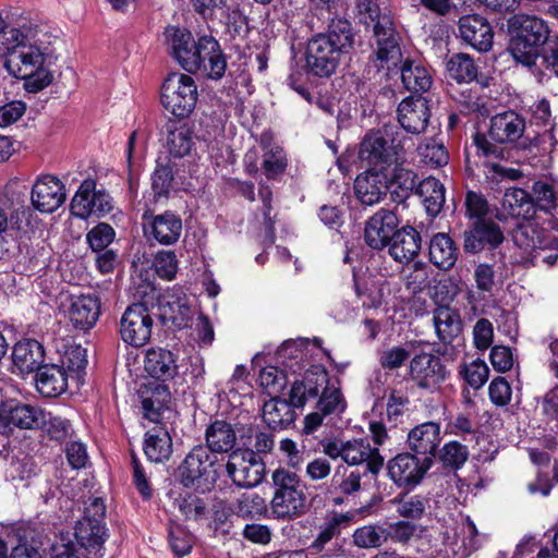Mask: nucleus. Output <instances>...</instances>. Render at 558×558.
Wrapping results in <instances>:
<instances>
[{"label":"nucleus","mask_w":558,"mask_h":558,"mask_svg":"<svg viewBox=\"0 0 558 558\" xmlns=\"http://www.w3.org/2000/svg\"><path fill=\"white\" fill-rule=\"evenodd\" d=\"M354 46L350 21L332 19L326 32L313 35L306 43L304 58L306 72L318 78L331 77Z\"/></svg>","instance_id":"1"},{"label":"nucleus","mask_w":558,"mask_h":558,"mask_svg":"<svg viewBox=\"0 0 558 558\" xmlns=\"http://www.w3.org/2000/svg\"><path fill=\"white\" fill-rule=\"evenodd\" d=\"M524 131L525 120L522 116L512 110L498 113L490 119L487 134H474L475 154L490 159L502 160L507 155L506 149L501 146L502 144L519 142L518 147L523 150L537 147L541 143L545 144L547 141H549L550 147H555L557 144L551 129L534 138L524 136Z\"/></svg>","instance_id":"2"},{"label":"nucleus","mask_w":558,"mask_h":558,"mask_svg":"<svg viewBox=\"0 0 558 558\" xmlns=\"http://www.w3.org/2000/svg\"><path fill=\"white\" fill-rule=\"evenodd\" d=\"M9 43L4 68L14 77L24 81L28 93H38L53 81L52 73L44 68L45 53L39 47L27 41V37L17 28L4 34Z\"/></svg>","instance_id":"3"},{"label":"nucleus","mask_w":558,"mask_h":558,"mask_svg":"<svg viewBox=\"0 0 558 558\" xmlns=\"http://www.w3.org/2000/svg\"><path fill=\"white\" fill-rule=\"evenodd\" d=\"M510 40L508 51L515 62L532 68L550 36L546 21L535 15L514 14L507 21Z\"/></svg>","instance_id":"4"},{"label":"nucleus","mask_w":558,"mask_h":558,"mask_svg":"<svg viewBox=\"0 0 558 558\" xmlns=\"http://www.w3.org/2000/svg\"><path fill=\"white\" fill-rule=\"evenodd\" d=\"M274 495L270 511L275 519L290 521L307 512V497L301 477L286 468L271 473Z\"/></svg>","instance_id":"5"},{"label":"nucleus","mask_w":558,"mask_h":558,"mask_svg":"<svg viewBox=\"0 0 558 558\" xmlns=\"http://www.w3.org/2000/svg\"><path fill=\"white\" fill-rule=\"evenodd\" d=\"M206 446H195L179 466L184 487L210 490L219 478L222 464Z\"/></svg>","instance_id":"6"},{"label":"nucleus","mask_w":558,"mask_h":558,"mask_svg":"<svg viewBox=\"0 0 558 558\" xmlns=\"http://www.w3.org/2000/svg\"><path fill=\"white\" fill-rule=\"evenodd\" d=\"M407 140L401 132L386 126L383 132L367 134L361 143L360 158L371 168L384 171L387 166L398 160L405 149Z\"/></svg>","instance_id":"7"},{"label":"nucleus","mask_w":558,"mask_h":558,"mask_svg":"<svg viewBox=\"0 0 558 558\" xmlns=\"http://www.w3.org/2000/svg\"><path fill=\"white\" fill-rule=\"evenodd\" d=\"M197 96V86L192 76L171 73L162 83L160 101L166 111L178 119H184L195 109Z\"/></svg>","instance_id":"8"},{"label":"nucleus","mask_w":558,"mask_h":558,"mask_svg":"<svg viewBox=\"0 0 558 558\" xmlns=\"http://www.w3.org/2000/svg\"><path fill=\"white\" fill-rule=\"evenodd\" d=\"M154 314V298L129 305L120 319L119 331L122 340L135 348L145 345L151 337Z\"/></svg>","instance_id":"9"},{"label":"nucleus","mask_w":558,"mask_h":558,"mask_svg":"<svg viewBox=\"0 0 558 558\" xmlns=\"http://www.w3.org/2000/svg\"><path fill=\"white\" fill-rule=\"evenodd\" d=\"M375 46L368 58V73L371 69L389 70L390 64L396 65L401 57L400 36L396 31L392 17H381V23L373 27Z\"/></svg>","instance_id":"10"},{"label":"nucleus","mask_w":558,"mask_h":558,"mask_svg":"<svg viewBox=\"0 0 558 558\" xmlns=\"http://www.w3.org/2000/svg\"><path fill=\"white\" fill-rule=\"evenodd\" d=\"M226 472L240 488H253L265 478L266 464L253 450H235L229 454Z\"/></svg>","instance_id":"11"},{"label":"nucleus","mask_w":558,"mask_h":558,"mask_svg":"<svg viewBox=\"0 0 558 558\" xmlns=\"http://www.w3.org/2000/svg\"><path fill=\"white\" fill-rule=\"evenodd\" d=\"M430 458L422 459L413 452H403L387 463L389 478L401 488H413L424 478L432 468Z\"/></svg>","instance_id":"12"},{"label":"nucleus","mask_w":558,"mask_h":558,"mask_svg":"<svg viewBox=\"0 0 558 558\" xmlns=\"http://www.w3.org/2000/svg\"><path fill=\"white\" fill-rule=\"evenodd\" d=\"M408 374L420 389L434 392L446 380L448 372L437 355L421 352L410 360Z\"/></svg>","instance_id":"13"},{"label":"nucleus","mask_w":558,"mask_h":558,"mask_svg":"<svg viewBox=\"0 0 558 558\" xmlns=\"http://www.w3.org/2000/svg\"><path fill=\"white\" fill-rule=\"evenodd\" d=\"M155 312L163 325L183 329L189 326L191 319V308L187 304L186 295L181 289L168 290L156 298L154 302Z\"/></svg>","instance_id":"14"},{"label":"nucleus","mask_w":558,"mask_h":558,"mask_svg":"<svg viewBox=\"0 0 558 558\" xmlns=\"http://www.w3.org/2000/svg\"><path fill=\"white\" fill-rule=\"evenodd\" d=\"M400 221L393 210L380 208L365 223L364 241L373 250L387 247L398 231Z\"/></svg>","instance_id":"15"},{"label":"nucleus","mask_w":558,"mask_h":558,"mask_svg":"<svg viewBox=\"0 0 558 558\" xmlns=\"http://www.w3.org/2000/svg\"><path fill=\"white\" fill-rule=\"evenodd\" d=\"M166 36L170 43L172 57L190 73H197L201 60L197 58L198 39L195 40L192 33L185 28L168 27Z\"/></svg>","instance_id":"16"},{"label":"nucleus","mask_w":558,"mask_h":558,"mask_svg":"<svg viewBox=\"0 0 558 558\" xmlns=\"http://www.w3.org/2000/svg\"><path fill=\"white\" fill-rule=\"evenodd\" d=\"M66 198L63 183L53 175L40 177L32 189V204L40 213L56 211Z\"/></svg>","instance_id":"17"},{"label":"nucleus","mask_w":558,"mask_h":558,"mask_svg":"<svg viewBox=\"0 0 558 558\" xmlns=\"http://www.w3.org/2000/svg\"><path fill=\"white\" fill-rule=\"evenodd\" d=\"M440 441V424L433 421L416 425L408 433L407 438L410 451L422 459L430 458L432 465Z\"/></svg>","instance_id":"18"},{"label":"nucleus","mask_w":558,"mask_h":558,"mask_svg":"<svg viewBox=\"0 0 558 558\" xmlns=\"http://www.w3.org/2000/svg\"><path fill=\"white\" fill-rule=\"evenodd\" d=\"M463 247L468 253H477L488 248L498 247L505 240L504 232L498 223L492 219L476 220L470 230L463 233Z\"/></svg>","instance_id":"19"},{"label":"nucleus","mask_w":558,"mask_h":558,"mask_svg":"<svg viewBox=\"0 0 558 558\" xmlns=\"http://www.w3.org/2000/svg\"><path fill=\"white\" fill-rule=\"evenodd\" d=\"M197 51L201 60L197 73L215 81L222 78L227 70V58L219 41L211 35H203L198 37Z\"/></svg>","instance_id":"20"},{"label":"nucleus","mask_w":558,"mask_h":558,"mask_svg":"<svg viewBox=\"0 0 558 558\" xmlns=\"http://www.w3.org/2000/svg\"><path fill=\"white\" fill-rule=\"evenodd\" d=\"M430 118L428 101L422 96H411L398 106V121L402 129L411 134L425 132Z\"/></svg>","instance_id":"21"},{"label":"nucleus","mask_w":558,"mask_h":558,"mask_svg":"<svg viewBox=\"0 0 558 558\" xmlns=\"http://www.w3.org/2000/svg\"><path fill=\"white\" fill-rule=\"evenodd\" d=\"M459 33L461 39L477 51L486 52L493 46V27L485 17L478 14L460 17Z\"/></svg>","instance_id":"22"},{"label":"nucleus","mask_w":558,"mask_h":558,"mask_svg":"<svg viewBox=\"0 0 558 558\" xmlns=\"http://www.w3.org/2000/svg\"><path fill=\"white\" fill-rule=\"evenodd\" d=\"M388 189V174L376 169L366 170L354 183L357 199L368 206L379 203L387 195Z\"/></svg>","instance_id":"23"},{"label":"nucleus","mask_w":558,"mask_h":558,"mask_svg":"<svg viewBox=\"0 0 558 558\" xmlns=\"http://www.w3.org/2000/svg\"><path fill=\"white\" fill-rule=\"evenodd\" d=\"M76 546L85 551L88 558H102L107 530L104 523L80 520L75 525Z\"/></svg>","instance_id":"24"},{"label":"nucleus","mask_w":558,"mask_h":558,"mask_svg":"<svg viewBox=\"0 0 558 558\" xmlns=\"http://www.w3.org/2000/svg\"><path fill=\"white\" fill-rule=\"evenodd\" d=\"M343 461L350 465H359L365 463V472L377 475L384 466V457L378 448H372L367 441L363 439H354L344 442Z\"/></svg>","instance_id":"25"},{"label":"nucleus","mask_w":558,"mask_h":558,"mask_svg":"<svg viewBox=\"0 0 558 558\" xmlns=\"http://www.w3.org/2000/svg\"><path fill=\"white\" fill-rule=\"evenodd\" d=\"M144 371L160 381L173 379L178 374L177 355L166 348H150L145 353Z\"/></svg>","instance_id":"26"},{"label":"nucleus","mask_w":558,"mask_h":558,"mask_svg":"<svg viewBox=\"0 0 558 558\" xmlns=\"http://www.w3.org/2000/svg\"><path fill=\"white\" fill-rule=\"evenodd\" d=\"M422 238L420 232L411 227L404 226L398 229L388 244L389 255L400 264H409L420 253Z\"/></svg>","instance_id":"27"},{"label":"nucleus","mask_w":558,"mask_h":558,"mask_svg":"<svg viewBox=\"0 0 558 558\" xmlns=\"http://www.w3.org/2000/svg\"><path fill=\"white\" fill-rule=\"evenodd\" d=\"M534 216L535 204L530 193L520 187L509 189L505 192L501 202V213L497 215L499 220L511 217L529 221Z\"/></svg>","instance_id":"28"},{"label":"nucleus","mask_w":558,"mask_h":558,"mask_svg":"<svg viewBox=\"0 0 558 558\" xmlns=\"http://www.w3.org/2000/svg\"><path fill=\"white\" fill-rule=\"evenodd\" d=\"M329 383L325 369L307 371L301 380L293 383L290 390V400L294 407L302 408L310 399H315Z\"/></svg>","instance_id":"29"},{"label":"nucleus","mask_w":558,"mask_h":558,"mask_svg":"<svg viewBox=\"0 0 558 558\" xmlns=\"http://www.w3.org/2000/svg\"><path fill=\"white\" fill-rule=\"evenodd\" d=\"M45 361V349L35 339H24L16 342L12 349V362L19 373L37 372Z\"/></svg>","instance_id":"30"},{"label":"nucleus","mask_w":558,"mask_h":558,"mask_svg":"<svg viewBox=\"0 0 558 558\" xmlns=\"http://www.w3.org/2000/svg\"><path fill=\"white\" fill-rule=\"evenodd\" d=\"M100 314V301L95 294H82L73 299L69 317L75 328L85 330L93 327Z\"/></svg>","instance_id":"31"},{"label":"nucleus","mask_w":558,"mask_h":558,"mask_svg":"<svg viewBox=\"0 0 558 558\" xmlns=\"http://www.w3.org/2000/svg\"><path fill=\"white\" fill-rule=\"evenodd\" d=\"M143 414L151 422H157L161 411L171 400L169 387L163 384H149L140 389Z\"/></svg>","instance_id":"32"},{"label":"nucleus","mask_w":558,"mask_h":558,"mask_svg":"<svg viewBox=\"0 0 558 558\" xmlns=\"http://www.w3.org/2000/svg\"><path fill=\"white\" fill-rule=\"evenodd\" d=\"M68 377L64 367L57 364H43L36 373V388L44 397H58L66 390Z\"/></svg>","instance_id":"33"},{"label":"nucleus","mask_w":558,"mask_h":558,"mask_svg":"<svg viewBox=\"0 0 558 558\" xmlns=\"http://www.w3.org/2000/svg\"><path fill=\"white\" fill-rule=\"evenodd\" d=\"M148 226L149 234L162 245L174 244L182 232V220L172 211L151 216Z\"/></svg>","instance_id":"34"},{"label":"nucleus","mask_w":558,"mask_h":558,"mask_svg":"<svg viewBox=\"0 0 558 558\" xmlns=\"http://www.w3.org/2000/svg\"><path fill=\"white\" fill-rule=\"evenodd\" d=\"M206 447L214 453L232 452L236 444L233 425L225 420H216L205 432Z\"/></svg>","instance_id":"35"},{"label":"nucleus","mask_w":558,"mask_h":558,"mask_svg":"<svg viewBox=\"0 0 558 558\" xmlns=\"http://www.w3.org/2000/svg\"><path fill=\"white\" fill-rule=\"evenodd\" d=\"M418 183L414 171L395 167L388 175V192L391 201L398 205L404 204L413 194H416Z\"/></svg>","instance_id":"36"},{"label":"nucleus","mask_w":558,"mask_h":558,"mask_svg":"<svg viewBox=\"0 0 558 558\" xmlns=\"http://www.w3.org/2000/svg\"><path fill=\"white\" fill-rule=\"evenodd\" d=\"M294 408L290 399L272 398L263 405V421L272 430L286 429L295 421Z\"/></svg>","instance_id":"37"},{"label":"nucleus","mask_w":558,"mask_h":558,"mask_svg":"<svg viewBox=\"0 0 558 558\" xmlns=\"http://www.w3.org/2000/svg\"><path fill=\"white\" fill-rule=\"evenodd\" d=\"M436 335L444 344H450L462 331L459 313L446 305L437 306L433 312Z\"/></svg>","instance_id":"38"},{"label":"nucleus","mask_w":558,"mask_h":558,"mask_svg":"<svg viewBox=\"0 0 558 558\" xmlns=\"http://www.w3.org/2000/svg\"><path fill=\"white\" fill-rule=\"evenodd\" d=\"M429 260L441 270L451 269L459 255V248L447 233H436L429 242Z\"/></svg>","instance_id":"39"},{"label":"nucleus","mask_w":558,"mask_h":558,"mask_svg":"<svg viewBox=\"0 0 558 558\" xmlns=\"http://www.w3.org/2000/svg\"><path fill=\"white\" fill-rule=\"evenodd\" d=\"M144 452L151 462L160 463L172 454V439L163 427L156 426L145 434Z\"/></svg>","instance_id":"40"},{"label":"nucleus","mask_w":558,"mask_h":558,"mask_svg":"<svg viewBox=\"0 0 558 558\" xmlns=\"http://www.w3.org/2000/svg\"><path fill=\"white\" fill-rule=\"evenodd\" d=\"M416 195L422 198L427 214L437 216L445 204V187L439 180L428 177L420 181Z\"/></svg>","instance_id":"41"},{"label":"nucleus","mask_w":558,"mask_h":558,"mask_svg":"<svg viewBox=\"0 0 558 558\" xmlns=\"http://www.w3.org/2000/svg\"><path fill=\"white\" fill-rule=\"evenodd\" d=\"M351 517L348 513L332 512L327 515L319 526V533L311 544V548L317 553L322 551L326 544L341 534L342 527L348 525Z\"/></svg>","instance_id":"42"},{"label":"nucleus","mask_w":558,"mask_h":558,"mask_svg":"<svg viewBox=\"0 0 558 558\" xmlns=\"http://www.w3.org/2000/svg\"><path fill=\"white\" fill-rule=\"evenodd\" d=\"M9 418L20 429L40 428L46 423V413L31 404H16L9 408Z\"/></svg>","instance_id":"43"},{"label":"nucleus","mask_w":558,"mask_h":558,"mask_svg":"<svg viewBox=\"0 0 558 558\" xmlns=\"http://www.w3.org/2000/svg\"><path fill=\"white\" fill-rule=\"evenodd\" d=\"M403 86L413 93L426 92L432 85V76L422 64L407 60L401 66Z\"/></svg>","instance_id":"44"},{"label":"nucleus","mask_w":558,"mask_h":558,"mask_svg":"<svg viewBox=\"0 0 558 558\" xmlns=\"http://www.w3.org/2000/svg\"><path fill=\"white\" fill-rule=\"evenodd\" d=\"M392 502L400 517L409 520H418L424 515L429 506V498L418 494L403 493L398 495Z\"/></svg>","instance_id":"45"},{"label":"nucleus","mask_w":558,"mask_h":558,"mask_svg":"<svg viewBox=\"0 0 558 558\" xmlns=\"http://www.w3.org/2000/svg\"><path fill=\"white\" fill-rule=\"evenodd\" d=\"M512 239L518 247L529 254L545 245L543 230L534 223H519L512 232Z\"/></svg>","instance_id":"46"},{"label":"nucleus","mask_w":558,"mask_h":558,"mask_svg":"<svg viewBox=\"0 0 558 558\" xmlns=\"http://www.w3.org/2000/svg\"><path fill=\"white\" fill-rule=\"evenodd\" d=\"M449 76L458 83H469L476 78L477 66L466 53H456L447 62Z\"/></svg>","instance_id":"47"},{"label":"nucleus","mask_w":558,"mask_h":558,"mask_svg":"<svg viewBox=\"0 0 558 558\" xmlns=\"http://www.w3.org/2000/svg\"><path fill=\"white\" fill-rule=\"evenodd\" d=\"M96 182L93 179L84 180L71 201V214L81 219L93 216V192Z\"/></svg>","instance_id":"48"},{"label":"nucleus","mask_w":558,"mask_h":558,"mask_svg":"<svg viewBox=\"0 0 558 558\" xmlns=\"http://www.w3.org/2000/svg\"><path fill=\"white\" fill-rule=\"evenodd\" d=\"M232 510L243 519H254L267 512V502L257 493H244L235 500Z\"/></svg>","instance_id":"49"},{"label":"nucleus","mask_w":558,"mask_h":558,"mask_svg":"<svg viewBox=\"0 0 558 558\" xmlns=\"http://www.w3.org/2000/svg\"><path fill=\"white\" fill-rule=\"evenodd\" d=\"M347 402L340 387L328 385L322 390L320 396L316 403V409L320 410L323 414L340 415L344 412Z\"/></svg>","instance_id":"50"},{"label":"nucleus","mask_w":558,"mask_h":558,"mask_svg":"<svg viewBox=\"0 0 558 558\" xmlns=\"http://www.w3.org/2000/svg\"><path fill=\"white\" fill-rule=\"evenodd\" d=\"M402 280L405 290L416 295L429 284V267L423 262H415L402 272Z\"/></svg>","instance_id":"51"},{"label":"nucleus","mask_w":558,"mask_h":558,"mask_svg":"<svg viewBox=\"0 0 558 558\" xmlns=\"http://www.w3.org/2000/svg\"><path fill=\"white\" fill-rule=\"evenodd\" d=\"M352 538L359 548H378L388 542V534L386 527L369 524L356 529Z\"/></svg>","instance_id":"52"},{"label":"nucleus","mask_w":558,"mask_h":558,"mask_svg":"<svg viewBox=\"0 0 558 558\" xmlns=\"http://www.w3.org/2000/svg\"><path fill=\"white\" fill-rule=\"evenodd\" d=\"M469 449L457 440L446 442L438 451V459L444 466L451 470L461 469L469 459Z\"/></svg>","instance_id":"53"},{"label":"nucleus","mask_w":558,"mask_h":558,"mask_svg":"<svg viewBox=\"0 0 558 558\" xmlns=\"http://www.w3.org/2000/svg\"><path fill=\"white\" fill-rule=\"evenodd\" d=\"M355 11L359 22L373 26L381 23V17H392L387 8H380L379 0H355Z\"/></svg>","instance_id":"54"},{"label":"nucleus","mask_w":558,"mask_h":558,"mask_svg":"<svg viewBox=\"0 0 558 558\" xmlns=\"http://www.w3.org/2000/svg\"><path fill=\"white\" fill-rule=\"evenodd\" d=\"M460 375L473 389L477 390L482 388L488 379L489 368L487 364L476 359L469 364L461 366Z\"/></svg>","instance_id":"55"},{"label":"nucleus","mask_w":558,"mask_h":558,"mask_svg":"<svg viewBox=\"0 0 558 558\" xmlns=\"http://www.w3.org/2000/svg\"><path fill=\"white\" fill-rule=\"evenodd\" d=\"M535 204V211L542 210L545 213H551V210L556 209V193L554 186L549 183L537 181L533 184L532 187Z\"/></svg>","instance_id":"56"},{"label":"nucleus","mask_w":558,"mask_h":558,"mask_svg":"<svg viewBox=\"0 0 558 558\" xmlns=\"http://www.w3.org/2000/svg\"><path fill=\"white\" fill-rule=\"evenodd\" d=\"M173 183V172L168 165H157L151 175V189L156 199L167 197Z\"/></svg>","instance_id":"57"},{"label":"nucleus","mask_w":558,"mask_h":558,"mask_svg":"<svg viewBox=\"0 0 558 558\" xmlns=\"http://www.w3.org/2000/svg\"><path fill=\"white\" fill-rule=\"evenodd\" d=\"M153 266L156 274L166 280H172L178 271V258L173 251H159L156 253Z\"/></svg>","instance_id":"58"},{"label":"nucleus","mask_w":558,"mask_h":558,"mask_svg":"<svg viewBox=\"0 0 558 558\" xmlns=\"http://www.w3.org/2000/svg\"><path fill=\"white\" fill-rule=\"evenodd\" d=\"M61 362L62 365H60V367H64L68 376L74 375L78 377L80 373L83 372L87 365L86 350L80 345L71 347L65 351Z\"/></svg>","instance_id":"59"},{"label":"nucleus","mask_w":558,"mask_h":558,"mask_svg":"<svg viewBox=\"0 0 558 558\" xmlns=\"http://www.w3.org/2000/svg\"><path fill=\"white\" fill-rule=\"evenodd\" d=\"M193 536L180 525L171 526L169 530V544L178 557L187 555L193 547Z\"/></svg>","instance_id":"60"},{"label":"nucleus","mask_w":558,"mask_h":558,"mask_svg":"<svg viewBox=\"0 0 558 558\" xmlns=\"http://www.w3.org/2000/svg\"><path fill=\"white\" fill-rule=\"evenodd\" d=\"M116 232L105 222L98 223L86 235L87 241L95 252H102L113 241Z\"/></svg>","instance_id":"61"},{"label":"nucleus","mask_w":558,"mask_h":558,"mask_svg":"<svg viewBox=\"0 0 558 558\" xmlns=\"http://www.w3.org/2000/svg\"><path fill=\"white\" fill-rule=\"evenodd\" d=\"M180 512L189 520H198L206 512V504L194 494H186L175 500Z\"/></svg>","instance_id":"62"},{"label":"nucleus","mask_w":558,"mask_h":558,"mask_svg":"<svg viewBox=\"0 0 558 558\" xmlns=\"http://www.w3.org/2000/svg\"><path fill=\"white\" fill-rule=\"evenodd\" d=\"M167 144L169 153L173 157L181 158L190 153L193 143L189 132L185 129L180 128L169 132Z\"/></svg>","instance_id":"63"},{"label":"nucleus","mask_w":558,"mask_h":558,"mask_svg":"<svg viewBox=\"0 0 558 558\" xmlns=\"http://www.w3.org/2000/svg\"><path fill=\"white\" fill-rule=\"evenodd\" d=\"M543 65L558 76V34L550 35L541 49Z\"/></svg>","instance_id":"64"}]
</instances>
